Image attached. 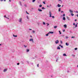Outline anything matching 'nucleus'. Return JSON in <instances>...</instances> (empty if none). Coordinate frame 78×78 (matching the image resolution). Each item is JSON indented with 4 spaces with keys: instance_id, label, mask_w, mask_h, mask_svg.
<instances>
[{
    "instance_id": "a878e982",
    "label": "nucleus",
    "mask_w": 78,
    "mask_h": 78,
    "mask_svg": "<svg viewBox=\"0 0 78 78\" xmlns=\"http://www.w3.org/2000/svg\"><path fill=\"white\" fill-rule=\"evenodd\" d=\"M66 39H68V38H69V37H68L67 36H66Z\"/></svg>"
},
{
    "instance_id": "6e6d98bb",
    "label": "nucleus",
    "mask_w": 78,
    "mask_h": 78,
    "mask_svg": "<svg viewBox=\"0 0 78 78\" xmlns=\"http://www.w3.org/2000/svg\"><path fill=\"white\" fill-rule=\"evenodd\" d=\"M4 17H5L6 18H7V17H6V16H4Z\"/></svg>"
},
{
    "instance_id": "37998d69",
    "label": "nucleus",
    "mask_w": 78,
    "mask_h": 78,
    "mask_svg": "<svg viewBox=\"0 0 78 78\" xmlns=\"http://www.w3.org/2000/svg\"><path fill=\"white\" fill-rule=\"evenodd\" d=\"M60 43L61 44H62V41H60Z\"/></svg>"
},
{
    "instance_id": "0e129e2a",
    "label": "nucleus",
    "mask_w": 78,
    "mask_h": 78,
    "mask_svg": "<svg viewBox=\"0 0 78 78\" xmlns=\"http://www.w3.org/2000/svg\"><path fill=\"white\" fill-rule=\"evenodd\" d=\"M30 37H32V36H30Z\"/></svg>"
},
{
    "instance_id": "473e14b6",
    "label": "nucleus",
    "mask_w": 78,
    "mask_h": 78,
    "mask_svg": "<svg viewBox=\"0 0 78 78\" xmlns=\"http://www.w3.org/2000/svg\"><path fill=\"white\" fill-rule=\"evenodd\" d=\"M32 33H35V31H34V30H33Z\"/></svg>"
},
{
    "instance_id": "9b49d317",
    "label": "nucleus",
    "mask_w": 78,
    "mask_h": 78,
    "mask_svg": "<svg viewBox=\"0 0 78 78\" xmlns=\"http://www.w3.org/2000/svg\"><path fill=\"white\" fill-rule=\"evenodd\" d=\"M29 51H30V49H26L27 52H29Z\"/></svg>"
},
{
    "instance_id": "de8ad7c7",
    "label": "nucleus",
    "mask_w": 78,
    "mask_h": 78,
    "mask_svg": "<svg viewBox=\"0 0 78 78\" xmlns=\"http://www.w3.org/2000/svg\"><path fill=\"white\" fill-rule=\"evenodd\" d=\"M73 25H75V23H73Z\"/></svg>"
},
{
    "instance_id": "f8f14e48",
    "label": "nucleus",
    "mask_w": 78,
    "mask_h": 78,
    "mask_svg": "<svg viewBox=\"0 0 78 78\" xmlns=\"http://www.w3.org/2000/svg\"><path fill=\"white\" fill-rule=\"evenodd\" d=\"M63 56H67V55H66V54H63Z\"/></svg>"
},
{
    "instance_id": "6ab92c4d",
    "label": "nucleus",
    "mask_w": 78,
    "mask_h": 78,
    "mask_svg": "<svg viewBox=\"0 0 78 78\" xmlns=\"http://www.w3.org/2000/svg\"><path fill=\"white\" fill-rule=\"evenodd\" d=\"M19 4L20 5V6H22V3H21V2H20Z\"/></svg>"
},
{
    "instance_id": "09e8293b",
    "label": "nucleus",
    "mask_w": 78,
    "mask_h": 78,
    "mask_svg": "<svg viewBox=\"0 0 78 78\" xmlns=\"http://www.w3.org/2000/svg\"><path fill=\"white\" fill-rule=\"evenodd\" d=\"M47 7H48V8H50V6L48 5H47Z\"/></svg>"
},
{
    "instance_id": "aec40b11",
    "label": "nucleus",
    "mask_w": 78,
    "mask_h": 78,
    "mask_svg": "<svg viewBox=\"0 0 78 78\" xmlns=\"http://www.w3.org/2000/svg\"><path fill=\"white\" fill-rule=\"evenodd\" d=\"M24 48H27V45H24Z\"/></svg>"
},
{
    "instance_id": "f704fd0d",
    "label": "nucleus",
    "mask_w": 78,
    "mask_h": 78,
    "mask_svg": "<svg viewBox=\"0 0 78 78\" xmlns=\"http://www.w3.org/2000/svg\"><path fill=\"white\" fill-rule=\"evenodd\" d=\"M42 9H44V7H42Z\"/></svg>"
},
{
    "instance_id": "a18cd8bd",
    "label": "nucleus",
    "mask_w": 78,
    "mask_h": 78,
    "mask_svg": "<svg viewBox=\"0 0 78 78\" xmlns=\"http://www.w3.org/2000/svg\"><path fill=\"white\" fill-rule=\"evenodd\" d=\"M71 38H75V37H72Z\"/></svg>"
},
{
    "instance_id": "7ed1b4c3",
    "label": "nucleus",
    "mask_w": 78,
    "mask_h": 78,
    "mask_svg": "<svg viewBox=\"0 0 78 78\" xmlns=\"http://www.w3.org/2000/svg\"><path fill=\"white\" fill-rule=\"evenodd\" d=\"M29 41L30 42H31V41L32 43H34V41H33V38L30 39Z\"/></svg>"
},
{
    "instance_id": "7c9ffc66",
    "label": "nucleus",
    "mask_w": 78,
    "mask_h": 78,
    "mask_svg": "<svg viewBox=\"0 0 78 78\" xmlns=\"http://www.w3.org/2000/svg\"><path fill=\"white\" fill-rule=\"evenodd\" d=\"M27 19H28V20H29V18L28 17V16H27Z\"/></svg>"
},
{
    "instance_id": "680f3d73",
    "label": "nucleus",
    "mask_w": 78,
    "mask_h": 78,
    "mask_svg": "<svg viewBox=\"0 0 78 78\" xmlns=\"http://www.w3.org/2000/svg\"><path fill=\"white\" fill-rule=\"evenodd\" d=\"M9 1H10V2H11V0H9Z\"/></svg>"
},
{
    "instance_id": "c9c22d12",
    "label": "nucleus",
    "mask_w": 78,
    "mask_h": 78,
    "mask_svg": "<svg viewBox=\"0 0 78 78\" xmlns=\"http://www.w3.org/2000/svg\"><path fill=\"white\" fill-rule=\"evenodd\" d=\"M77 49H78V48H75L74 49V50H77Z\"/></svg>"
},
{
    "instance_id": "8fccbe9b",
    "label": "nucleus",
    "mask_w": 78,
    "mask_h": 78,
    "mask_svg": "<svg viewBox=\"0 0 78 78\" xmlns=\"http://www.w3.org/2000/svg\"><path fill=\"white\" fill-rule=\"evenodd\" d=\"M60 47L61 48H63V46H61Z\"/></svg>"
},
{
    "instance_id": "dca6fc26",
    "label": "nucleus",
    "mask_w": 78,
    "mask_h": 78,
    "mask_svg": "<svg viewBox=\"0 0 78 78\" xmlns=\"http://www.w3.org/2000/svg\"><path fill=\"white\" fill-rule=\"evenodd\" d=\"M66 45H67V46H68L69 45V43H66Z\"/></svg>"
},
{
    "instance_id": "9d476101",
    "label": "nucleus",
    "mask_w": 78,
    "mask_h": 78,
    "mask_svg": "<svg viewBox=\"0 0 78 78\" xmlns=\"http://www.w3.org/2000/svg\"><path fill=\"white\" fill-rule=\"evenodd\" d=\"M58 2H60V3H62V1L61 0H59Z\"/></svg>"
},
{
    "instance_id": "72a5a7b5",
    "label": "nucleus",
    "mask_w": 78,
    "mask_h": 78,
    "mask_svg": "<svg viewBox=\"0 0 78 78\" xmlns=\"http://www.w3.org/2000/svg\"><path fill=\"white\" fill-rule=\"evenodd\" d=\"M46 24H47V26H48V25H50V24H49V23H47Z\"/></svg>"
},
{
    "instance_id": "79ce46f5",
    "label": "nucleus",
    "mask_w": 78,
    "mask_h": 78,
    "mask_svg": "<svg viewBox=\"0 0 78 78\" xmlns=\"http://www.w3.org/2000/svg\"><path fill=\"white\" fill-rule=\"evenodd\" d=\"M43 3H44V4H45V2H43Z\"/></svg>"
},
{
    "instance_id": "6e6552de",
    "label": "nucleus",
    "mask_w": 78,
    "mask_h": 78,
    "mask_svg": "<svg viewBox=\"0 0 78 78\" xmlns=\"http://www.w3.org/2000/svg\"><path fill=\"white\" fill-rule=\"evenodd\" d=\"M57 50H61V48L59 47V46H58L57 48Z\"/></svg>"
},
{
    "instance_id": "a211bd4d",
    "label": "nucleus",
    "mask_w": 78,
    "mask_h": 78,
    "mask_svg": "<svg viewBox=\"0 0 78 78\" xmlns=\"http://www.w3.org/2000/svg\"><path fill=\"white\" fill-rule=\"evenodd\" d=\"M63 20H66V18L64 17L63 18Z\"/></svg>"
},
{
    "instance_id": "2f4dec72",
    "label": "nucleus",
    "mask_w": 78,
    "mask_h": 78,
    "mask_svg": "<svg viewBox=\"0 0 78 78\" xmlns=\"http://www.w3.org/2000/svg\"><path fill=\"white\" fill-rule=\"evenodd\" d=\"M74 12H76V13H78V11H76V12H75V11H74Z\"/></svg>"
},
{
    "instance_id": "c85d7f7f",
    "label": "nucleus",
    "mask_w": 78,
    "mask_h": 78,
    "mask_svg": "<svg viewBox=\"0 0 78 78\" xmlns=\"http://www.w3.org/2000/svg\"><path fill=\"white\" fill-rule=\"evenodd\" d=\"M58 32L59 33V34H62L61 32L60 31H59Z\"/></svg>"
},
{
    "instance_id": "4c0bfd02",
    "label": "nucleus",
    "mask_w": 78,
    "mask_h": 78,
    "mask_svg": "<svg viewBox=\"0 0 78 78\" xmlns=\"http://www.w3.org/2000/svg\"><path fill=\"white\" fill-rule=\"evenodd\" d=\"M65 14H64L62 16L63 17H64L65 16Z\"/></svg>"
},
{
    "instance_id": "5701e85b",
    "label": "nucleus",
    "mask_w": 78,
    "mask_h": 78,
    "mask_svg": "<svg viewBox=\"0 0 78 78\" xmlns=\"http://www.w3.org/2000/svg\"><path fill=\"white\" fill-rule=\"evenodd\" d=\"M58 11L59 12H60V11H61V8H59V9H58Z\"/></svg>"
},
{
    "instance_id": "4d7b16f0",
    "label": "nucleus",
    "mask_w": 78,
    "mask_h": 78,
    "mask_svg": "<svg viewBox=\"0 0 78 78\" xmlns=\"http://www.w3.org/2000/svg\"><path fill=\"white\" fill-rule=\"evenodd\" d=\"M37 66L38 67H39V64H38Z\"/></svg>"
},
{
    "instance_id": "bb28decb",
    "label": "nucleus",
    "mask_w": 78,
    "mask_h": 78,
    "mask_svg": "<svg viewBox=\"0 0 78 78\" xmlns=\"http://www.w3.org/2000/svg\"><path fill=\"white\" fill-rule=\"evenodd\" d=\"M0 1H1V2H2V1H3V0H0ZM4 2H6V0H4Z\"/></svg>"
},
{
    "instance_id": "c756f323",
    "label": "nucleus",
    "mask_w": 78,
    "mask_h": 78,
    "mask_svg": "<svg viewBox=\"0 0 78 78\" xmlns=\"http://www.w3.org/2000/svg\"><path fill=\"white\" fill-rule=\"evenodd\" d=\"M35 1H36V0H33L32 1V2H33V3H34V2H35Z\"/></svg>"
},
{
    "instance_id": "f3484780",
    "label": "nucleus",
    "mask_w": 78,
    "mask_h": 78,
    "mask_svg": "<svg viewBox=\"0 0 78 78\" xmlns=\"http://www.w3.org/2000/svg\"><path fill=\"white\" fill-rule=\"evenodd\" d=\"M49 34H50V33H48V34H47L46 35V36H48V35H49Z\"/></svg>"
},
{
    "instance_id": "1a4fd4ad",
    "label": "nucleus",
    "mask_w": 78,
    "mask_h": 78,
    "mask_svg": "<svg viewBox=\"0 0 78 78\" xmlns=\"http://www.w3.org/2000/svg\"><path fill=\"white\" fill-rule=\"evenodd\" d=\"M57 6H58V7H61V5H59V4H58Z\"/></svg>"
},
{
    "instance_id": "f03ea898",
    "label": "nucleus",
    "mask_w": 78,
    "mask_h": 78,
    "mask_svg": "<svg viewBox=\"0 0 78 78\" xmlns=\"http://www.w3.org/2000/svg\"><path fill=\"white\" fill-rule=\"evenodd\" d=\"M22 18H21L19 19V22L20 23H22Z\"/></svg>"
},
{
    "instance_id": "20e7f679",
    "label": "nucleus",
    "mask_w": 78,
    "mask_h": 78,
    "mask_svg": "<svg viewBox=\"0 0 78 78\" xmlns=\"http://www.w3.org/2000/svg\"><path fill=\"white\" fill-rule=\"evenodd\" d=\"M69 11L70 13H71V14H72L73 13V11L71 10V9H69Z\"/></svg>"
},
{
    "instance_id": "052dcab7",
    "label": "nucleus",
    "mask_w": 78,
    "mask_h": 78,
    "mask_svg": "<svg viewBox=\"0 0 78 78\" xmlns=\"http://www.w3.org/2000/svg\"><path fill=\"white\" fill-rule=\"evenodd\" d=\"M59 46H60V47L61 46V44H60L59 45Z\"/></svg>"
},
{
    "instance_id": "3c124183",
    "label": "nucleus",
    "mask_w": 78,
    "mask_h": 78,
    "mask_svg": "<svg viewBox=\"0 0 78 78\" xmlns=\"http://www.w3.org/2000/svg\"><path fill=\"white\" fill-rule=\"evenodd\" d=\"M19 64H20L19 63H17V65H19Z\"/></svg>"
},
{
    "instance_id": "49530a36",
    "label": "nucleus",
    "mask_w": 78,
    "mask_h": 78,
    "mask_svg": "<svg viewBox=\"0 0 78 78\" xmlns=\"http://www.w3.org/2000/svg\"><path fill=\"white\" fill-rule=\"evenodd\" d=\"M26 12L27 13V14H29V13H28L27 11H26Z\"/></svg>"
},
{
    "instance_id": "e433bc0d",
    "label": "nucleus",
    "mask_w": 78,
    "mask_h": 78,
    "mask_svg": "<svg viewBox=\"0 0 78 78\" xmlns=\"http://www.w3.org/2000/svg\"><path fill=\"white\" fill-rule=\"evenodd\" d=\"M27 64H29V61H27Z\"/></svg>"
},
{
    "instance_id": "4be33fe9",
    "label": "nucleus",
    "mask_w": 78,
    "mask_h": 78,
    "mask_svg": "<svg viewBox=\"0 0 78 78\" xmlns=\"http://www.w3.org/2000/svg\"><path fill=\"white\" fill-rule=\"evenodd\" d=\"M71 14L72 16H74V14H73V13H71Z\"/></svg>"
},
{
    "instance_id": "412c9836",
    "label": "nucleus",
    "mask_w": 78,
    "mask_h": 78,
    "mask_svg": "<svg viewBox=\"0 0 78 78\" xmlns=\"http://www.w3.org/2000/svg\"><path fill=\"white\" fill-rule=\"evenodd\" d=\"M54 28H55V29L56 28H57V26H55L54 27Z\"/></svg>"
},
{
    "instance_id": "b1692460",
    "label": "nucleus",
    "mask_w": 78,
    "mask_h": 78,
    "mask_svg": "<svg viewBox=\"0 0 78 78\" xmlns=\"http://www.w3.org/2000/svg\"><path fill=\"white\" fill-rule=\"evenodd\" d=\"M67 19H68L69 20V17L68 16H67Z\"/></svg>"
},
{
    "instance_id": "ea45409f",
    "label": "nucleus",
    "mask_w": 78,
    "mask_h": 78,
    "mask_svg": "<svg viewBox=\"0 0 78 78\" xmlns=\"http://www.w3.org/2000/svg\"><path fill=\"white\" fill-rule=\"evenodd\" d=\"M43 25H45V22H44L43 23Z\"/></svg>"
},
{
    "instance_id": "e2e57ef3",
    "label": "nucleus",
    "mask_w": 78,
    "mask_h": 78,
    "mask_svg": "<svg viewBox=\"0 0 78 78\" xmlns=\"http://www.w3.org/2000/svg\"><path fill=\"white\" fill-rule=\"evenodd\" d=\"M58 61V59H57L56 60V62H57V61Z\"/></svg>"
},
{
    "instance_id": "423d86ee",
    "label": "nucleus",
    "mask_w": 78,
    "mask_h": 78,
    "mask_svg": "<svg viewBox=\"0 0 78 78\" xmlns=\"http://www.w3.org/2000/svg\"><path fill=\"white\" fill-rule=\"evenodd\" d=\"M38 11H39L40 12H42V10L40 9H38Z\"/></svg>"
},
{
    "instance_id": "69168bd1",
    "label": "nucleus",
    "mask_w": 78,
    "mask_h": 78,
    "mask_svg": "<svg viewBox=\"0 0 78 78\" xmlns=\"http://www.w3.org/2000/svg\"><path fill=\"white\" fill-rule=\"evenodd\" d=\"M31 64L33 65V63H31Z\"/></svg>"
},
{
    "instance_id": "13d9d810",
    "label": "nucleus",
    "mask_w": 78,
    "mask_h": 78,
    "mask_svg": "<svg viewBox=\"0 0 78 78\" xmlns=\"http://www.w3.org/2000/svg\"><path fill=\"white\" fill-rule=\"evenodd\" d=\"M29 30H32L31 29H29Z\"/></svg>"
},
{
    "instance_id": "393cba45",
    "label": "nucleus",
    "mask_w": 78,
    "mask_h": 78,
    "mask_svg": "<svg viewBox=\"0 0 78 78\" xmlns=\"http://www.w3.org/2000/svg\"><path fill=\"white\" fill-rule=\"evenodd\" d=\"M72 56H73V57H75V55H74L73 54H72Z\"/></svg>"
},
{
    "instance_id": "603ef678",
    "label": "nucleus",
    "mask_w": 78,
    "mask_h": 78,
    "mask_svg": "<svg viewBox=\"0 0 78 78\" xmlns=\"http://www.w3.org/2000/svg\"><path fill=\"white\" fill-rule=\"evenodd\" d=\"M63 32H65V30H63Z\"/></svg>"
},
{
    "instance_id": "f257e3e1",
    "label": "nucleus",
    "mask_w": 78,
    "mask_h": 78,
    "mask_svg": "<svg viewBox=\"0 0 78 78\" xmlns=\"http://www.w3.org/2000/svg\"><path fill=\"white\" fill-rule=\"evenodd\" d=\"M49 17H51L52 19H55V16H51V11H49Z\"/></svg>"
},
{
    "instance_id": "864d4df0",
    "label": "nucleus",
    "mask_w": 78,
    "mask_h": 78,
    "mask_svg": "<svg viewBox=\"0 0 78 78\" xmlns=\"http://www.w3.org/2000/svg\"><path fill=\"white\" fill-rule=\"evenodd\" d=\"M76 20H77L76 19L74 20V21H75V22H76Z\"/></svg>"
},
{
    "instance_id": "bf43d9fd",
    "label": "nucleus",
    "mask_w": 78,
    "mask_h": 78,
    "mask_svg": "<svg viewBox=\"0 0 78 78\" xmlns=\"http://www.w3.org/2000/svg\"><path fill=\"white\" fill-rule=\"evenodd\" d=\"M76 16L78 17V14Z\"/></svg>"
},
{
    "instance_id": "2eb2a0df",
    "label": "nucleus",
    "mask_w": 78,
    "mask_h": 78,
    "mask_svg": "<svg viewBox=\"0 0 78 78\" xmlns=\"http://www.w3.org/2000/svg\"><path fill=\"white\" fill-rule=\"evenodd\" d=\"M63 26L65 28H67V25L66 24H65Z\"/></svg>"
},
{
    "instance_id": "a19ab883",
    "label": "nucleus",
    "mask_w": 78,
    "mask_h": 78,
    "mask_svg": "<svg viewBox=\"0 0 78 78\" xmlns=\"http://www.w3.org/2000/svg\"><path fill=\"white\" fill-rule=\"evenodd\" d=\"M24 6H25V7H27V5L26 4L24 5Z\"/></svg>"
},
{
    "instance_id": "0eeeda50",
    "label": "nucleus",
    "mask_w": 78,
    "mask_h": 78,
    "mask_svg": "<svg viewBox=\"0 0 78 78\" xmlns=\"http://www.w3.org/2000/svg\"><path fill=\"white\" fill-rule=\"evenodd\" d=\"M6 71H7V69H5L3 71L4 72H6Z\"/></svg>"
},
{
    "instance_id": "338daca9",
    "label": "nucleus",
    "mask_w": 78,
    "mask_h": 78,
    "mask_svg": "<svg viewBox=\"0 0 78 78\" xmlns=\"http://www.w3.org/2000/svg\"><path fill=\"white\" fill-rule=\"evenodd\" d=\"M7 18L8 19H9V18H7H7Z\"/></svg>"
},
{
    "instance_id": "cd10ccee",
    "label": "nucleus",
    "mask_w": 78,
    "mask_h": 78,
    "mask_svg": "<svg viewBox=\"0 0 78 78\" xmlns=\"http://www.w3.org/2000/svg\"><path fill=\"white\" fill-rule=\"evenodd\" d=\"M42 5H41V4H40V5H39V7H42Z\"/></svg>"
},
{
    "instance_id": "58836bf2",
    "label": "nucleus",
    "mask_w": 78,
    "mask_h": 78,
    "mask_svg": "<svg viewBox=\"0 0 78 78\" xmlns=\"http://www.w3.org/2000/svg\"><path fill=\"white\" fill-rule=\"evenodd\" d=\"M61 13H64V11H61Z\"/></svg>"
},
{
    "instance_id": "39448f33",
    "label": "nucleus",
    "mask_w": 78,
    "mask_h": 78,
    "mask_svg": "<svg viewBox=\"0 0 78 78\" xmlns=\"http://www.w3.org/2000/svg\"><path fill=\"white\" fill-rule=\"evenodd\" d=\"M55 44H58L59 43V41L58 40H57L55 42Z\"/></svg>"
},
{
    "instance_id": "ddd939ff",
    "label": "nucleus",
    "mask_w": 78,
    "mask_h": 78,
    "mask_svg": "<svg viewBox=\"0 0 78 78\" xmlns=\"http://www.w3.org/2000/svg\"><path fill=\"white\" fill-rule=\"evenodd\" d=\"M49 34L50 33L51 34H53V32L52 31H50L49 32Z\"/></svg>"
},
{
    "instance_id": "4468645a",
    "label": "nucleus",
    "mask_w": 78,
    "mask_h": 78,
    "mask_svg": "<svg viewBox=\"0 0 78 78\" xmlns=\"http://www.w3.org/2000/svg\"><path fill=\"white\" fill-rule=\"evenodd\" d=\"M13 37H17V36L15 35L14 34H13Z\"/></svg>"
},
{
    "instance_id": "774afa93",
    "label": "nucleus",
    "mask_w": 78,
    "mask_h": 78,
    "mask_svg": "<svg viewBox=\"0 0 78 78\" xmlns=\"http://www.w3.org/2000/svg\"><path fill=\"white\" fill-rule=\"evenodd\" d=\"M1 45H2V44H0V46H1Z\"/></svg>"
},
{
    "instance_id": "5fc2aeb1",
    "label": "nucleus",
    "mask_w": 78,
    "mask_h": 78,
    "mask_svg": "<svg viewBox=\"0 0 78 78\" xmlns=\"http://www.w3.org/2000/svg\"><path fill=\"white\" fill-rule=\"evenodd\" d=\"M51 6V5L50 4V6H49L50 7V6Z\"/></svg>"
},
{
    "instance_id": "c03bdc74",
    "label": "nucleus",
    "mask_w": 78,
    "mask_h": 78,
    "mask_svg": "<svg viewBox=\"0 0 78 78\" xmlns=\"http://www.w3.org/2000/svg\"><path fill=\"white\" fill-rule=\"evenodd\" d=\"M75 27H77V24H76Z\"/></svg>"
}]
</instances>
